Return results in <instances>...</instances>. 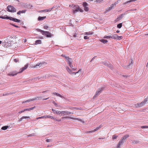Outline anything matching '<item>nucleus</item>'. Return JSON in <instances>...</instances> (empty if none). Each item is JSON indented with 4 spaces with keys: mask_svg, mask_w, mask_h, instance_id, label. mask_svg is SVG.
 Segmentation results:
<instances>
[{
    "mask_svg": "<svg viewBox=\"0 0 148 148\" xmlns=\"http://www.w3.org/2000/svg\"><path fill=\"white\" fill-rule=\"evenodd\" d=\"M71 8L72 9L73 12L74 14H75L79 11L81 12H82L84 11L83 10L80 9L77 5H72L71 6Z\"/></svg>",
    "mask_w": 148,
    "mask_h": 148,
    "instance_id": "obj_1",
    "label": "nucleus"
},
{
    "mask_svg": "<svg viewBox=\"0 0 148 148\" xmlns=\"http://www.w3.org/2000/svg\"><path fill=\"white\" fill-rule=\"evenodd\" d=\"M28 65L27 64L24 67L22 68L21 71L19 72H17L16 71H14L10 72L8 73V75L9 76H14L16 75L18 73H21L24 70L27 69L28 67Z\"/></svg>",
    "mask_w": 148,
    "mask_h": 148,
    "instance_id": "obj_2",
    "label": "nucleus"
},
{
    "mask_svg": "<svg viewBox=\"0 0 148 148\" xmlns=\"http://www.w3.org/2000/svg\"><path fill=\"white\" fill-rule=\"evenodd\" d=\"M129 136L128 135H126L122 138L119 141V142L117 145V148H120L121 145H122L123 143L125 141V140Z\"/></svg>",
    "mask_w": 148,
    "mask_h": 148,
    "instance_id": "obj_3",
    "label": "nucleus"
},
{
    "mask_svg": "<svg viewBox=\"0 0 148 148\" xmlns=\"http://www.w3.org/2000/svg\"><path fill=\"white\" fill-rule=\"evenodd\" d=\"M66 61L67 62L69 66L71 67L73 70H76V68L74 67L72 65V63L73 60L72 58H70L69 57L66 58Z\"/></svg>",
    "mask_w": 148,
    "mask_h": 148,
    "instance_id": "obj_4",
    "label": "nucleus"
},
{
    "mask_svg": "<svg viewBox=\"0 0 148 148\" xmlns=\"http://www.w3.org/2000/svg\"><path fill=\"white\" fill-rule=\"evenodd\" d=\"M7 10L9 12L12 13L15 12L16 11V8L11 5H9L7 7Z\"/></svg>",
    "mask_w": 148,
    "mask_h": 148,
    "instance_id": "obj_5",
    "label": "nucleus"
},
{
    "mask_svg": "<svg viewBox=\"0 0 148 148\" xmlns=\"http://www.w3.org/2000/svg\"><path fill=\"white\" fill-rule=\"evenodd\" d=\"M147 103H148V95L147 98L145 99L142 102L140 103H137V106H136V107H142L145 104Z\"/></svg>",
    "mask_w": 148,
    "mask_h": 148,
    "instance_id": "obj_6",
    "label": "nucleus"
},
{
    "mask_svg": "<svg viewBox=\"0 0 148 148\" xmlns=\"http://www.w3.org/2000/svg\"><path fill=\"white\" fill-rule=\"evenodd\" d=\"M103 88H99L96 91L95 94L93 98H95L96 97L98 96L99 95L100 93L103 91Z\"/></svg>",
    "mask_w": 148,
    "mask_h": 148,
    "instance_id": "obj_7",
    "label": "nucleus"
},
{
    "mask_svg": "<svg viewBox=\"0 0 148 148\" xmlns=\"http://www.w3.org/2000/svg\"><path fill=\"white\" fill-rule=\"evenodd\" d=\"M42 35L45 36L48 38L51 37L53 36V35L51 34V33L48 31H44L43 32V33H42Z\"/></svg>",
    "mask_w": 148,
    "mask_h": 148,
    "instance_id": "obj_8",
    "label": "nucleus"
},
{
    "mask_svg": "<svg viewBox=\"0 0 148 148\" xmlns=\"http://www.w3.org/2000/svg\"><path fill=\"white\" fill-rule=\"evenodd\" d=\"M103 125L101 124L100 125L99 127H96V129H95L94 130H92L91 131H88L85 132V133L86 134H89L91 133H92L93 132L96 131L98 130L100 128H101Z\"/></svg>",
    "mask_w": 148,
    "mask_h": 148,
    "instance_id": "obj_9",
    "label": "nucleus"
},
{
    "mask_svg": "<svg viewBox=\"0 0 148 148\" xmlns=\"http://www.w3.org/2000/svg\"><path fill=\"white\" fill-rule=\"evenodd\" d=\"M66 69L68 72L70 74H74L75 75L77 73H78L79 71H80V70H79L77 72H73L69 68L68 66H66Z\"/></svg>",
    "mask_w": 148,
    "mask_h": 148,
    "instance_id": "obj_10",
    "label": "nucleus"
},
{
    "mask_svg": "<svg viewBox=\"0 0 148 148\" xmlns=\"http://www.w3.org/2000/svg\"><path fill=\"white\" fill-rule=\"evenodd\" d=\"M47 64L45 62H40L39 63H38L36 65L34 66V68H36L37 66H39V67H40L43 65H45Z\"/></svg>",
    "mask_w": 148,
    "mask_h": 148,
    "instance_id": "obj_11",
    "label": "nucleus"
},
{
    "mask_svg": "<svg viewBox=\"0 0 148 148\" xmlns=\"http://www.w3.org/2000/svg\"><path fill=\"white\" fill-rule=\"evenodd\" d=\"M115 6V4H112L111 6L110 7H109V8H108L106 10L105 12H107L109 11L110 10H111L112 9L114 8V6Z\"/></svg>",
    "mask_w": 148,
    "mask_h": 148,
    "instance_id": "obj_12",
    "label": "nucleus"
},
{
    "mask_svg": "<svg viewBox=\"0 0 148 148\" xmlns=\"http://www.w3.org/2000/svg\"><path fill=\"white\" fill-rule=\"evenodd\" d=\"M125 13H123L121 14L116 19L115 21H118L120 20L125 15Z\"/></svg>",
    "mask_w": 148,
    "mask_h": 148,
    "instance_id": "obj_13",
    "label": "nucleus"
},
{
    "mask_svg": "<svg viewBox=\"0 0 148 148\" xmlns=\"http://www.w3.org/2000/svg\"><path fill=\"white\" fill-rule=\"evenodd\" d=\"M10 20L13 21L15 22H20L21 21V20L17 19L16 18H15L12 17H11Z\"/></svg>",
    "mask_w": 148,
    "mask_h": 148,
    "instance_id": "obj_14",
    "label": "nucleus"
},
{
    "mask_svg": "<svg viewBox=\"0 0 148 148\" xmlns=\"http://www.w3.org/2000/svg\"><path fill=\"white\" fill-rule=\"evenodd\" d=\"M59 112V115H62V114H63L64 115L67 114L66 111H60Z\"/></svg>",
    "mask_w": 148,
    "mask_h": 148,
    "instance_id": "obj_15",
    "label": "nucleus"
},
{
    "mask_svg": "<svg viewBox=\"0 0 148 148\" xmlns=\"http://www.w3.org/2000/svg\"><path fill=\"white\" fill-rule=\"evenodd\" d=\"M29 116H23L18 121L19 122H20L23 120V119H29Z\"/></svg>",
    "mask_w": 148,
    "mask_h": 148,
    "instance_id": "obj_16",
    "label": "nucleus"
},
{
    "mask_svg": "<svg viewBox=\"0 0 148 148\" xmlns=\"http://www.w3.org/2000/svg\"><path fill=\"white\" fill-rule=\"evenodd\" d=\"M26 11V10H24L22 11H19L17 12V14L18 15H20L21 13H25Z\"/></svg>",
    "mask_w": 148,
    "mask_h": 148,
    "instance_id": "obj_17",
    "label": "nucleus"
},
{
    "mask_svg": "<svg viewBox=\"0 0 148 148\" xmlns=\"http://www.w3.org/2000/svg\"><path fill=\"white\" fill-rule=\"evenodd\" d=\"M41 40H37L35 42V45H37L38 44H41Z\"/></svg>",
    "mask_w": 148,
    "mask_h": 148,
    "instance_id": "obj_18",
    "label": "nucleus"
},
{
    "mask_svg": "<svg viewBox=\"0 0 148 148\" xmlns=\"http://www.w3.org/2000/svg\"><path fill=\"white\" fill-rule=\"evenodd\" d=\"M42 98V97L41 96L40 97H35L34 98L32 99L33 101L34 100H38L39 99H41Z\"/></svg>",
    "mask_w": 148,
    "mask_h": 148,
    "instance_id": "obj_19",
    "label": "nucleus"
},
{
    "mask_svg": "<svg viewBox=\"0 0 148 148\" xmlns=\"http://www.w3.org/2000/svg\"><path fill=\"white\" fill-rule=\"evenodd\" d=\"M46 18V16L41 17L39 16L38 18V21H42L44 20V19Z\"/></svg>",
    "mask_w": 148,
    "mask_h": 148,
    "instance_id": "obj_20",
    "label": "nucleus"
},
{
    "mask_svg": "<svg viewBox=\"0 0 148 148\" xmlns=\"http://www.w3.org/2000/svg\"><path fill=\"white\" fill-rule=\"evenodd\" d=\"M132 64L133 63L132 61L127 66H124V68L125 69H127L130 67V65H132Z\"/></svg>",
    "mask_w": 148,
    "mask_h": 148,
    "instance_id": "obj_21",
    "label": "nucleus"
},
{
    "mask_svg": "<svg viewBox=\"0 0 148 148\" xmlns=\"http://www.w3.org/2000/svg\"><path fill=\"white\" fill-rule=\"evenodd\" d=\"M13 94V93L10 92V93H8V92H6L5 93H4L3 94V96H7L9 95H12Z\"/></svg>",
    "mask_w": 148,
    "mask_h": 148,
    "instance_id": "obj_22",
    "label": "nucleus"
},
{
    "mask_svg": "<svg viewBox=\"0 0 148 148\" xmlns=\"http://www.w3.org/2000/svg\"><path fill=\"white\" fill-rule=\"evenodd\" d=\"M35 107H36L34 106V107H33L26 109H24V111H29L30 110H33L34 109Z\"/></svg>",
    "mask_w": 148,
    "mask_h": 148,
    "instance_id": "obj_23",
    "label": "nucleus"
},
{
    "mask_svg": "<svg viewBox=\"0 0 148 148\" xmlns=\"http://www.w3.org/2000/svg\"><path fill=\"white\" fill-rule=\"evenodd\" d=\"M116 38H116V39L117 40H120L123 38V37L122 36H119L117 34Z\"/></svg>",
    "mask_w": 148,
    "mask_h": 148,
    "instance_id": "obj_24",
    "label": "nucleus"
},
{
    "mask_svg": "<svg viewBox=\"0 0 148 148\" xmlns=\"http://www.w3.org/2000/svg\"><path fill=\"white\" fill-rule=\"evenodd\" d=\"M74 119L76 120H77L79 121L82 122V123H85L84 121L83 120H82V119H78L77 118H74Z\"/></svg>",
    "mask_w": 148,
    "mask_h": 148,
    "instance_id": "obj_25",
    "label": "nucleus"
},
{
    "mask_svg": "<svg viewBox=\"0 0 148 148\" xmlns=\"http://www.w3.org/2000/svg\"><path fill=\"white\" fill-rule=\"evenodd\" d=\"M44 117H45V118H49L51 119H53L54 118L53 116H51L49 115H44Z\"/></svg>",
    "mask_w": 148,
    "mask_h": 148,
    "instance_id": "obj_26",
    "label": "nucleus"
},
{
    "mask_svg": "<svg viewBox=\"0 0 148 148\" xmlns=\"http://www.w3.org/2000/svg\"><path fill=\"white\" fill-rule=\"evenodd\" d=\"M136 1V0H130L129 1H126L123 3V5H126V4H127V3H129L131 2H132L133 1Z\"/></svg>",
    "mask_w": 148,
    "mask_h": 148,
    "instance_id": "obj_27",
    "label": "nucleus"
},
{
    "mask_svg": "<svg viewBox=\"0 0 148 148\" xmlns=\"http://www.w3.org/2000/svg\"><path fill=\"white\" fill-rule=\"evenodd\" d=\"M116 34H114L112 35H111V38L112 39H116Z\"/></svg>",
    "mask_w": 148,
    "mask_h": 148,
    "instance_id": "obj_28",
    "label": "nucleus"
},
{
    "mask_svg": "<svg viewBox=\"0 0 148 148\" xmlns=\"http://www.w3.org/2000/svg\"><path fill=\"white\" fill-rule=\"evenodd\" d=\"M100 41L104 44L108 42L107 40L103 39L101 40Z\"/></svg>",
    "mask_w": 148,
    "mask_h": 148,
    "instance_id": "obj_29",
    "label": "nucleus"
},
{
    "mask_svg": "<svg viewBox=\"0 0 148 148\" xmlns=\"http://www.w3.org/2000/svg\"><path fill=\"white\" fill-rule=\"evenodd\" d=\"M107 66L110 68L111 69H113V66L110 64L108 63Z\"/></svg>",
    "mask_w": 148,
    "mask_h": 148,
    "instance_id": "obj_30",
    "label": "nucleus"
},
{
    "mask_svg": "<svg viewBox=\"0 0 148 148\" xmlns=\"http://www.w3.org/2000/svg\"><path fill=\"white\" fill-rule=\"evenodd\" d=\"M9 127L8 126H3L1 128V129L3 130H5L8 129Z\"/></svg>",
    "mask_w": 148,
    "mask_h": 148,
    "instance_id": "obj_31",
    "label": "nucleus"
},
{
    "mask_svg": "<svg viewBox=\"0 0 148 148\" xmlns=\"http://www.w3.org/2000/svg\"><path fill=\"white\" fill-rule=\"evenodd\" d=\"M62 118L63 119H66V118L71 119H74V118L72 117L71 116H65V117H62Z\"/></svg>",
    "mask_w": 148,
    "mask_h": 148,
    "instance_id": "obj_32",
    "label": "nucleus"
},
{
    "mask_svg": "<svg viewBox=\"0 0 148 148\" xmlns=\"http://www.w3.org/2000/svg\"><path fill=\"white\" fill-rule=\"evenodd\" d=\"M52 110L54 113H56V114H59V111H58V110H54L53 109H52Z\"/></svg>",
    "mask_w": 148,
    "mask_h": 148,
    "instance_id": "obj_33",
    "label": "nucleus"
},
{
    "mask_svg": "<svg viewBox=\"0 0 148 148\" xmlns=\"http://www.w3.org/2000/svg\"><path fill=\"white\" fill-rule=\"evenodd\" d=\"M139 141L138 140H134L132 142V143L133 144H137L139 143Z\"/></svg>",
    "mask_w": 148,
    "mask_h": 148,
    "instance_id": "obj_34",
    "label": "nucleus"
},
{
    "mask_svg": "<svg viewBox=\"0 0 148 148\" xmlns=\"http://www.w3.org/2000/svg\"><path fill=\"white\" fill-rule=\"evenodd\" d=\"M33 101L32 99H29L25 101H23V102H22V103H26L27 102L30 101Z\"/></svg>",
    "mask_w": 148,
    "mask_h": 148,
    "instance_id": "obj_35",
    "label": "nucleus"
},
{
    "mask_svg": "<svg viewBox=\"0 0 148 148\" xmlns=\"http://www.w3.org/2000/svg\"><path fill=\"white\" fill-rule=\"evenodd\" d=\"M93 34V32H86L84 33V34L85 35H92Z\"/></svg>",
    "mask_w": 148,
    "mask_h": 148,
    "instance_id": "obj_36",
    "label": "nucleus"
},
{
    "mask_svg": "<svg viewBox=\"0 0 148 148\" xmlns=\"http://www.w3.org/2000/svg\"><path fill=\"white\" fill-rule=\"evenodd\" d=\"M56 96H59V97L62 98H64V97L63 96L61 95L60 94L58 93H56Z\"/></svg>",
    "mask_w": 148,
    "mask_h": 148,
    "instance_id": "obj_37",
    "label": "nucleus"
},
{
    "mask_svg": "<svg viewBox=\"0 0 148 148\" xmlns=\"http://www.w3.org/2000/svg\"><path fill=\"white\" fill-rule=\"evenodd\" d=\"M122 26V23H120L117 25V27L119 28H120Z\"/></svg>",
    "mask_w": 148,
    "mask_h": 148,
    "instance_id": "obj_38",
    "label": "nucleus"
},
{
    "mask_svg": "<svg viewBox=\"0 0 148 148\" xmlns=\"http://www.w3.org/2000/svg\"><path fill=\"white\" fill-rule=\"evenodd\" d=\"M118 136L116 135H114L112 136V139H116L117 138Z\"/></svg>",
    "mask_w": 148,
    "mask_h": 148,
    "instance_id": "obj_39",
    "label": "nucleus"
},
{
    "mask_svg": "<svg viewBox=\"0 0 148 148\" xmlns=\"http://www.w3.org/2000/svg\"><path fill=\"white\" fill-rule=\"evenodd\" d=\"M88 5L87 3L86 2H84L83 3V6L84 7L87 6Z\"/></svg>",
    "mask_w": 148,
    "mask_h": 148,
    "instance_id": "obj_40",
    "label": "nucleus"
},
{
    "mask_svg": "<svg viewBox=\"0 0 148 148\" xmlns=\"http://www.w3.org/2000/svg\"><path fill=\"white\" fill-rule=\"evenodd\" d=\"M37 30L38 32H40L42 34V33H43V32L44 31L40 29H37Z\"/></svg>",
    "mask_w": 148,
    "mask_h": 148,
    "instance_id": "obj_41",
    "label": "nucleus"
},
{
    "mask_svg": "<svg viewBox=\"0 0 148 148\" xmlns=\"http://www.w3.org/2000/svg\"><path fill=\"white\" fill-rule=\"evenodd\" d=\"M48 10H47V9H46L43 10H41L39 11V12H47V11Z\"/></svg>",
    "mask_w": 148,
    "mask_h": 148,
    "instance_id": "obj_42",
    "label": "nucleus"
},
{
    "mask_svg": "<svg viewBox=\"0 0 148 148\" xmlns=\"http://www.w3.org/2000/svg\"><path fill=\"white\" fill-rule=\"evenodd\" d=\"M52 103L56 107H58V105L54 101H52Z\"/></svg>",
    "mask_w": 148,
    "mask_h": 148,
    "instance_id": "obj_43",
    "label": "nucleus"
},
{
    "mask_svg": "<svg viewBox=\"0 0 148 148\" xmlns=\"http://www.w3.org/2000/svg\"><path fill=\"white\" fill-rule=\"evenodd\" d=\"M111 36H105L103 38H111Z\"/></svg>",
    "mask_w": 148,
    "mask_h": 148,
    "instance_id": "obj_44",
    "label": "nucleus"
},
{
    "mask_svg": "<svg viewBox=\"0 0 148 148\" xmlns=\"http://www.w3.org/2000/svg\"><path fill=\"white\" fill-rule=\"evenodd\" d=\"M4 16V19H10L11 17L10 16Z\"/></svg>",
    "mask_w": 148,
    "mask_h": 148,
    "instance_id": "obj_45",
    "label": "nucleus"
},
{
    "mask_svg": "<svg viewBox=\"0 0 148 148\" xmlns=\"http://www.w3.org/2000/svg\"><path fill=\"white\" fill-rule=\"evenodd\" d=\"M84 10L86 11H88L89 8L87 6L84 7Z\"/></svg>",
    "mask_w": 148,
    "mask_h": 148,
    "instance_id": "obj_46",
    "label": "nucleus"
},
{
    "mask_svg": "<svg viewBox=\"0 0 148 148\" xmlns=\"http://www.w3.org/2000/svg\"><path fill=\"white\" fill-rule=\"evenodd\" d=\"M53 119L58 122H60L61 121V119H56L54 117L53 118Z\"/></svg>",
    "mask_w": 148,
    "mask_h": 148,
    "instance_id": "obj_47",
    "label": "nucleus"
},
{
    "mask_svg": "<svg viewBox=\"0 0 148 148\" xmlns=\"http://www.w3.org/2000/svg\"><path fill=\"white\" fill-rule=\"evenodd\" d=\"M136 10V9H130V10H128L127 11H126L125 12H127L128 11H135V10Z\"/></svg>",
    "mask_w": 148,
    "mask_h": 148,
    "instance_id": "obj_48",
    "label": "nucleus"
},
{
    "mask_svg": "<svg viewBox=\"0 0 148 148\" xmlns=\"http://www.w3.org/2000/svg\"><path fill=\"white\" fill-rule=\"evenodd\" d=\"M10 24L11 25H12L13 26L15 27H17V28H18L19 27L17 25H14V24H12L11 23H10Z\"/></svg>",
    "mask_w": 148,
    "mask_h": 148,
    "instance_id": "obj_49",
    "label": "nucleus"
},
{
    "mask_svg": "<svg viewBox=\"0 0 148 148\" xmlns=\"http://www.w3.org/2000/svg\"><path fill=\"white\" fill-rule=\"evenodd\" d=\"M103 63L104 65L107 66L109 63L107 62H103Z\"/></svg>",
    "mask_w": 148,
    "mask_h": 148,
    "instance_id": "obj_50",
    "label": "nucleus"
},
{
    "mask_svg": "<svg viewBox=\"0 0 148 148\" xmlns=\"http://www.w3.org/2000/svg\"><path fill=\"white\" fill-rule=\"evenodd\" d=\"M54 8V7H53L52 8H49V9H47V10H48V11H47V12H50Z\"/></svg>",
    "mask_w": 148,
    "mask_h": 148,
    "instance_id": "obj_51",
    "label": "nucleus"
},
{
    "mask_svg": "<svg viewBox=\"0 0 148 148\" xmlns=\"http://www.w3.org/2000/svg\"><path fill=\"white\" fill-rule=\"evenodd\" d=\"M44 28L45 29H48L49 28V27L47 25H45L44 27Z\"/></svg>",
    "mask_w": 148,
    "mask_h": 148,
    "instance_id": "obj_52",
    "label": "nucleus"
},
{
    "mask_svg": "<svg viewBox=\"0 0 148 148\" xmlns=\"http://www.w3.org/2000/svg\"><path fill=\"white\" fill-rule=\"evenodd\" d=\"M121 0H117L114 3V4H115V5H116L117 4H118V3H119V2Z\"/></svg>",
    "mask_w": 148,
    "mask_h": 148,
    "instance_id": "obj_53",
    "label": "nucleus"
},
{
    "mask_svg": "<svg viewBox=\"0 0 148 148\" xmlns=\"http://www.w3.org/2000/svg\"><path fill=\"white\" fill-rule=\"evenodd\" d=\"M45 118V117H44V116H41V117H38L36 118V119L38 120L39 119H42V118Z\"/></svg>",
    "mask_w": 148,
    "mask_h": 148,
    "instance_id": "obj_54",
    "label": "nucleus"
},
{
    "mask_svg": "<svg viewBox=\"0 0 148 148\" xmlns=\"http://www.w3.org/2000/svg\"><path fill=\"white\" fill-rule=\"evenodd\" d=\"M14 61L15 62H17L18 61V60L17 59H14Z\"/></svg>",
    "mask_w": 148,
    "mask_h": 148,
    "instance_id": "obj_55",
    "label": "nucleus"
},
{
    "mask_svg": "<svg viewBox=\"0 0 148 148\" xmlns=\"http://www.w3.org/2000/svg\"><path fill=\"white\" fill-rule=\"evenodd\" d=\"M141 128H148V126H143L141 127Z\"/></svg>",
    "mask_w": 148,
    "mask_h": 148,
    "instance_id": "obj_56",
    "label": "nucleus"
},
{
    "mask_svg": "<svg viewBox=\"0 0 148 148\" xmlns=\"http://www.w3.org/2000/svg\"><path fill=\"white\" fill-rule=\"evenodd\" d=\"M61 56L64 58H65V59H66V57H68V56H65L64 55V54H62L61 55Z\"/></svg>",
    "mask_w": 148,
    "mask_h": 148,
    "instance_id": "obj_57",
    "label": "nucleus"
},
{
    "mask_svg": "<svg viewBox=\"0 0 148 148\" xmlns=\"http://www.w3.org/2000/svg\"><path fill=\"white\" fill-rule=\"evenodd\" d=\"M84 38L85 39H87L89 38V37H88L87 36H85L84 37Z\"/></svg>",
    "mask_w": 148,
    "mask_h": 148,
    "instance_id": "obj_58",
    "label": "nucleus"
},
{
    "mask_svg": "<svg viewBox=\"0 0 148 148\" xmlns=\"http://www.w3.org/2000/svg\"><path fill=\"white\" fill-rule=\"evenodd\" d=\"M51 139H47L46 140V141L47 142H50L51 141Z\"/></svg>",
    "mask_w": 148,
    "mask_h": 148,
    "instance_id": "obj_59",
    "label": "nucleus"
},
{
    "mask_svg": "<svg viewBox=\"0 0 148 148\" xmlns=\"http://www.w3.org/2000/svg\"><path fill=\"white\" fill-rule=\"evenodd\" d=\"M73 114V112H69L67 111V114Z\"/></svg>",
    "mask_w": 148,
    "mask_h": 148,
    "instance_id": "obj_60",
    "label": "nucleus"
},
{
    "mask_svg": "<svg viewBox=\"0 0 148 148\" xmlns=\"http://www.w3.org/2000/svg\"><path fill=\"white\" fill-rule=\"evenodd\" d=\"M25 112L24 110H22V111H19L18 112V113L21 114V113H22V112Z\"/></svg>",
    "mask_w": 148,
    "mask_h": 148,
    "instance_id": "obj_61",
    "label": "nucleus"
},
{
    "mask_svg": "<svg viewBox=\"0 0 148 148\" xmlns=\"http://www.w3.org/2000/svg\"><path fill=\"white\" fill-rule=\"evenodd\" d=\"M97 57V56H95L94 57H93L90 60V62H91L94 59H95V58Z\"/></svg>",
    "mask_w": 148,
    "mask_h": 148,
    "instance_id": "obj_62",
    "label": "nucleus"
},
{
    "mask_svg": "<svg viewBox=\"0 0 148 148\" xmlns=\"http://www.w3.org/2000/svg\"><path fill=\"white\" fill-rule=\"evenodd\" d=\"M49 91V90H46V91H43L42 92L43 93L47 92H48Z\"/></svg>",
    "mask_w": 148,
    "mask_h": 148,
    "instance_id": "obj_63",
    "label": "nucleus"
},
{
    "mask_svg": "<svg viewBox=\"0 0 148 148\" xmlns=\"http://www.w3.org/2000/svg\"><path fill=\"white\" fill-rule=\"evenodd\" d=\"M0 18L2 19H4V16H1Z\"/></svg>",
    "mask_w": 148,
    "mask_h": 148,
    "instance_id": "obj_64",
    "label": "nucleus"
}]
</instances>
